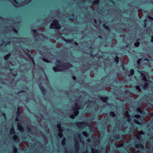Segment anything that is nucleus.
Returning <instances> with one entry per match:
<instances>
[{
    "instance_id": "1",
    "label": "nucleus",
    "mask_w": 153,
    "mask_h": 153,
    "mask_svg": "<svg viewBox=\"0 0 153 153\" xmlns=\"http://www.w3.org/2000/svg\"><path fill=\"white\" fill-rule=\"evenodd\" d=\"M49 27L51 29L55 28L59 30L61 28V26L59 21L57 19H55L53 21V23H51Z\"/></svg>"
},
{
    "instance_id": "2",
    "label": "nucleus",
    "mask_w": 153,
    "mask_h": 153,
    "mask_svg": "<svg viewBox=\"0 0 153 153\" xmlns=\"http://www.w3.org/2000/svg\"><path fill=\"white\" fill-rule=\"evenodd\" d=\"M137 111L139 114H137L135 115L134 116L135 118H139L140 117H142L144 118L146 117L147 115L146 113L144 111H143L140 108H137Z\"/></svg>"
},
{
    "instance_id": "3",
    "label": "nucleus",
    "mask_w": 153,
    "mask_h": 153,
    "mask_svg": "<svg viewBox=\"0 0 153 153\" xmlns=\"http://www.w3.org/2000/svg\"><path fill=\"white\" fill-rule=\"evenodd\" d=\"M135 129L136 125L133 123L131 125L130 128L127 129L126 131H123V133L125 134L131 135L133 134Z\"/></svg>"
},
{
    "instance_id": "4",
    "label": "nucleus",
    "mask_w": 153,
    "mask_h": 153,
    "mask_svg": "<svg viewBox=\"0 0 153 153\" xmlns=\"http://www.w3.org/2000/svg\"><path fill=\"white\" fill-rule=\"evenodd\" d=\"M76 106L74 107L72 109V110L74 112V114L75 115L77 116L79 113V106L76 103Z\"/></svg>"
},
{
    "instance_id": "5",
    "label": "nucleus",
    "mask_w": 153,
    "mask_h": 153,
    "mask_svg": "<svg viewBox=\"0 0 153 153\" xmlns=\"http://www.w3.org/2000/svg\"><path fill=\"white\" fill-rule=\"evenodd\" d=\"M100 148L99 149H95L92 148L91 151L93 153H101L103 149L102 146H99Z\"/></svg>"
},
{
    "instance_id": "6",
    "label": "nucleus",
    "mask_w": 153,
    "mask_h": 153,
    "mask_svg": "<svg viewBox=\"0 0 153 153\" xmlns=\"http://www.w3.org/2000/svg\"><path fill=\"white\" fill-rule=\"evenodd\" d=\"M63 68H64L66 69H68L70 68H71L72 66V65L69 62H63Z\"/></svg>"
},
{
    "instance_id": "7",
    "label": "nucleus",
    "mask_w": 153,
    "mask_h": 153,
    "mask_svg": "<svg viewBox=\"0 0 153 153\" xmlns=\"http://www.w3.org/2000/svg\"><path fill=\"white\" fill-rule=\"evenodd\" d=\"M61 67V66L59 65H58L56 66L53 67V70L55 72L57 71H62V69H63L60 68L59 67Z\"/></svg>"
},
{
    "instance_id": "8",
    "label": "nucleus",
    "mask_w": 153,
    "mask_h": 153,
    "mask_svg": "<svg viewBox=\"0 0 153 153\" xmlns=\"http://www.w3.org/2000/svg\"><path fill=\"white\" fill-rule=\"evenodd\" d=\"M138 72L140 74L141 76L143 77V80L145 82L147 81V80L146 77L145 75L143 72H144L143 71H138Z\"/></svg>"
},
{
    "instance_id": "9",
    "label": "nucleus",
    "mask_w": 153,
    "mask_h": 153,
    "mask_svg": "<svg viewBox=\"0 0 153 153\" xmlns=\"http://www.w3.org/2000/svg\"><path fill=\"white\" fill-rule=\"evenodd\" d=\"M76 125L79 127L82 126H85L88 124L87 122H77L76 123Z\"/></svg>"
},
{
    "instance_id": "10",
    "label": "nucleus",
    "mask_w": 153,
    "mask_h": 153,
    "mask_svg": "<svg viewBox=\"0 0 153 153\" xmlns=\"http://www.w3.org/2000/svg\"><path fill=\"white\" fill-rule=\"evenodd\" d=\"M121 137V134H116L114 135L112 138V139L113 140H119Z\"/></svg>"
},
{
    "instance_id": "11",
    "label": "nucleus",
    "mask_w": 153,
    "mask_h": 153,
    "mask_svg": "<svg viewBox=\"0 0 153 153\" xmlns=\"http://www.w3.org/2000/svg\"><path fill=\"white\" fill-rule=\"evenodd\" d=\"M25 54L27 56V57L30 59H31V60L33 62V64H34V60L33 58V57L31 56L30 55V53H27L26 52V51H25Z\"/></svg>"
},
{
    "instance_id": "12",
    "label": "nucleus",
    "mask_w": 153,
    "mask_h": 153,
    "mask_svg": "<svg viewBox=\"0 0 153 153\" xmlns=\"http://www.w3.org/2000/svg\"><path fill=\"white\" fill-rule=\"evenodd\" d=\"M17 127L18 130L19 131H23L24 129V128L22 126L21 124L20 123H17Z\"/></svg>"
},
{
    "instance_id": "13",
    "label": "nucleus",
    "mask_w": 153,
    "mask_h": 153,
    "mask_svg": "<svg viewBox=\"0 0 153 153\" xmlns=\"http://www.w3.org/2000/svg\"><path fill=\"white\" fill-rule=\"evenodd\" d=\"M60 38L62 40L64 41L67 43H70L73 41V40L72 39H66L63 36H61L60 37Z\"/></svg>"
},
{
    "instance_id": "14",
    "label": "nucleus",
    "mask_w": 153,
    "mask_h": 153,
    "mask_svg": "<svg viewBox=\"0 0 153 153\" xmlns=\"http://www.w3.org/2000/svg\"><path fill=\"white\" fill-rule=\"evenodd\" d=\"M100 99L103 102L106 103L107 102L109 97H100Z\"/></svg>"
},
{
    "instance_id": "15",
    "label": "nucleus",
    "mask_w": 153,
    "mask_h": 153,
    "mask_svg": "<svg viewBox=\"0 0 153 153\" xmlns=\"http://www.w3.org/2000/svg\"><path fill=\"white\" fill-rule=\"evenodd\" d=\"M134 146L137 148H139L142 149L143 147V145L141 143H137L135 144Z\"/></svg>"
},
{
    "instance_id": "16",
    "label": "nucleus",
    "mask_w": 153,
    "mask_h": 153,
    "mask_svg": "<svg viewBox=\"0 0 153 153\" xmlns=\"http://www.w3.org/2000/svg\"><path fill=\"white\" fill-rule=\"evenodd\" d=\"M41 91L42 94L43 95H45L46 94V90L43 87H41L40 89Z\"/></svg>"
},
{
    "instance_id": "17",
    "label": "nucleus",
    "mask_w": 153,
    "mask_h": 153,
    "mask_svg": "<svg viewBox=\"0 0 153 153\" xmlns=\"http://www.w3.org/2000/svg\"><path fill=\"white\" fill-rule=\"evenodd\" d=\"M76 142L75 145V148L77 151H78L79 149V142L78 141H76Z\"/></svg>"
},
{
    "instance_id": "18",
    "label": "nucleus",
    "mask_w": 153,
    "mask_h": 153,
    "mask_svg": "<svg viewBox=\"0 0 153 153\" xmlns=\"http://www.w3.org/2000/svg\"><path fill=\"white\" fill-rule=\"evenodd\" d=\"M134 71L133 69H131L130 70L129 73L128 74L129 76H132L134 74Z\"/></svg>"
},
{
    "instance_id": "19",
    "label": "nucleus",
    "mask_w": 153,
    "mask_h": 153,
    "mask_svg": "<svg viewBox=\"0 0 153 153\" xmlns=\"http://www.w3.org/2000/svg\"><path fill=\"white\" fill-rule=\"evenodd\" d=\"M140 41V39H138L136 40V42L134 43V45L136 47H138L140 45V43L139 41Z\"/></svg>"
},
{
    "instance_id": "20",
    "label": "nucleus",
    "mask_w": 153,
    "mask_h": 153,
    "mask_svg": "<svg viewBox=\"0 0 153 153\" xmlns=\"http://www.w3.org/2000/svg\"><path fill=\"white\" fill-rule=\"evenodd\" d=\"M96 103V101H90L89 100L88 101H87L86 102V104L87 105H89L90 104H94Z\"/></svg>"
},
{
    "instance_id": "21",
    "label": "nucleus",
    "mask_w": 153,
    "mask_h": 153,
    "mask_svg": "<svg viewBox=\"0 0 153 153\" xmlns=\"http://www.w3.org/2000/svg\"><path fill=\"white\" fill-rule=\"evenodd\" d=\"M119 57L117 55H116L114 58V61L116 62V64H118L119 63Z\"/></svg>"
},
{
    "instance_id": "22",
    "label": "nucleus",
    "mask_w": 153,
    "mask_h": 153,
    "mask_svg": "<svg viewBox=\"0 0 153 153\" xmlns=\"http://www.w3.org/2000/svg\"><path fill=\"white\" fill-rule=\"evenodd\" d=\"M57 126L58 129L59 131H63V129L61 128V123H58Z\"/></svg>"
},
{
    "instance_id": "23",
    "label": "nucleus",
    "mask_w": 153,
    "mask_h": 153,
    "mask_svg": "<svg viewBox=\"0 0 153 153\" xmlns=\"http://www.w3.org/2000/svg\"><path fill=\"white\" fill-rule=\"evenodd\" d=\"M109 116L110 117H114L116 116V114L114 112L111 111L109 113Z\"/></svg>"
},
{
    "instance_id": "24",
    "label": "nucleus",
    "mask_w": 153,
    "mask_h": 153,
    "mask_svg": "<svg viewBox=\"0 0 153 153\" xmlns=\"http://www.w3.org/2000/svg\"><path fill=\"white\" fill-rule=\"evenodd\" d=\"M10 133L12 134H14L16 133L13 127H12L11 128L10 130Z\"/></svg>"
},
{
    "instance_id": "25",
    "label": "nucleus",
    "mask_w": 153,
    "mask_h": 153,
    "mask_svg": "<svg viewBox=\"0 0 153 153\" xmlns=\"http://www.w3.org/2000/svg\"><path fill=\"white\" fill-rule=\"evenodd\" d=\"M10 56V53L7 54L4 57V59L5 60H7L8 59Z\"/></svg>"
},
{
    "instance_id": "26",
    "label": "nucleus",
    "mask_w": 153,
    "mask_h": 153,
    "mask_svg": "<svg viewBox=\"0 0 153 153\" xmlns=\"http://www.w3.org/2000/svg\"><path fill=\"white\" fill-rule=\"evenodd\" d=\"M102 26L104 28L107 30H109L110 29L109 27L107 26H106L105 24H103L102 25Z\"/></svg>"
},
{
    "instance_id": "27",
    "label": "nucleus",
    "mask_w": 153,
    "mask_h": 153,
    "mask_svg": "<svg viewBox=\"0 0 153 153\" xmlns=\"http://www.w3.org/2000/svg\"><path fill=\"white\" fill-rule=\"evenodd\" d=\"M125 115L126 117H130V115L129 114L128 111H126L125 112Z\"/></svg>"
},
{
    "instance_id": "28",
    "label": "nucleus",
    "mask_w": 153,
    "mask_h": 153,
    "mask_svg": "<svg viewBox=\"0 0 153 153\" xmlns=\"http://www.w3.org/2000/svg\"><path fill=\"white\" fill-rule=\"evenodd\" d=\"M99 2V0H95L93 1V4L94 5H96L98 4Z\"/></svg>"
},
{
    "instance_id": "29",
    "label": "nucleus",
    "mask_w": 153,
    "mask_h": 153,
    "mask_svg": "<svg viewBox=\"0 0 153 153\" xmlns=\"http://www.w3.org/2000/svg\"><path fill=\"white\" fill-rule=\"evenodd\" d=\"M42 60L44 62H45L46 63H50V62L48 60V59L45 57H43L42 58Z\"/></svg>"
},
{
    "instance_id": "30",
    "label": "nucleus",
    "mask_w": 153,
    "mask_h": 153,
    "mask_svg": "<svg viewBox=\"0 0 153 153\" xmlns=\"http://www.w3.org/2000/svg\"><path fill=\"white\" fill-rule=\"evenodd\" d=\"M25 92V91L24 90L22 89L19 92H17V93H16L17 94H19V93H24Z\"/></svg>"
},
{
    "instance_id": "31",
    "label": "nucleus",
    "mask_w": 153,
    "mask_h": 153,
    "mask_svg": "<svg viewBox=\"0 0 153 153\" xmlns=\"http://www.w3.org/2000/svg\"><path fill=\"white\" fill-rule=\"evenodd\" d=\"M149 84L148 83L146 82L144 83V88H148Z\"/></svg>"
},
{
    "instance_id": "32",
    "label": "nucleus",
    "mask_w": 153,
    "mask_h": 153,
    "mask_svg": "<svg viewBox=\"0 0 153 153\" xmlns=\"http://www.w3.org/2000/svg\"><path fill=\"white\" fill-rule=\"evenodd\" d=\"M66 140V138H64L62 142V145H65V144Z\"/></svg>"
},
{
    "instance_id": "33",
    "label": "nucleus",
    "mask_w": 153,
    "mask_h": 153,
    "mask_svg": "<svg viewBox=\"0 0 153 153\" xmlns=\"http://www.w3.org/2000/svg\"><path fill=\"white\" fill-rule=\"evenodd\" d=\"M75 116H76L75 114H72L70 115V117L71 119H74L75 118Z\"/></svg>"
},
{
    "instance_id": "34",
    "label": "nucleus",
    "mask_w": 153,
    "mask_h": 153,
    "mask_svg": "<svg viewBox=\"0 0 153 153\" xmlns=\"http://www.w3.org/2000/svg\"><path fill=\"white\" fill-rule=\"evenodd\" d=\"M21 114L20 111H16V117H19Z\"/></svg>"
},
{
    "instance_id": "35",
    "label": "nucleus",
    "mask_w": 153,
    "mask_h": 153,
    "mask_svg": "<svg viewBox=\"0 0 153 153\" xmlns=\"http://www.w3.org/2000/svg\"><path fill=\"white\" fill-rule=\"evenodd\" d=\"M32 31L33 32V34L34 35L38 33L36 29L32 30Z\"/></svg>"
},
{
    "instance_id": "36",
    "label": "nucleus",
    "mask_w": 153,
    "mask_h": 153,
    "mask_svg": "<svg viewBox=\"0 0 153 153\" xmlns=\"http://www.w3.org/2000/svg\"><path fill=\"white\" fill-rule=\"evenodd\" d=\"M136 89L138 91L141 90L140 87V86L136 85L135 87Z\"/></svg>"
},
{
    "instance_id": "37",
    "label": "nucleus",
    "mask_w": 153,
    "mask_h": 153,
    "mask_svg": "<svg viewBox=\"0 0 153 153\" xmlns=\"http://www.w3.org/2000/svg\"><path fill=\"white\" fill-rule=\"evenodd\" d=\"M121 67H122L123 70L124 71H127V70L126 69V68L124 66V65L123 64H121Z\"/></svg>"
},
{
    "instance_id": "38",
    "label": "nucleus",
    "mask_w": 153,
    "mask_h": 153,
    "mask_svg": "<svg viewBox=\"0 0 153 153\" xmlns=\"http://www.w3.org/2000/svg\"><path fill=\"white\" fill-rule=\"evenodd\" d=\"M58 135L60 137H62L63 136V133L61 132L59 133Z\"/></svg>"
},
{
    "instance_id": "39",
    "label": "nucleus",
    "mask_w": 153,
    "mask_h": 153,
    "mask_svg": "<svg viewBox=\"0 0 153 153\" xmlns=\"http://www.w3.org/2000/svg\"><path fill=\"white\" fill-rule=\"evenodd\" d=\"M134 123H135L136 124H140V122H139V121L136 119H134Z\"/></svg>"
},
{
    "instance_id": "40",
    "label": "nucleus",
    "mask_w": 153,
    "mask_h": 153,
    "mask_svg": "<svg viewBox=\"0 0 153 153\" xmlns=\"http://www.w3.org/2000/svg\"><path fill=\"white\" fill-rule=\"evenodd\" d=\"M144 60L145 61L148 62L150 60L153 61V60L152 59H148V58H146L144 59Z\"/></svg>"
},
{
    "instance_id": "41",
    "label": "nucleus",
    "mask_w": 153,
    "mask_h": 153,
    "mask_svg": "<svg viewBox=\"0 0 153 153\" xmlns=\"http://www.w3.org/2000/svg\"><path fill=\"white\" fill-rule=\"evenodd\" d=\"M38 86H39V87L40 89V88L41 87H43L42 86V84L41 82H40L39 83H38Z\"/></svg>"
},
{
    "instance_id": "42",
    "label": "nucleus",
    "mask_w": 153,
    "mask_h": 153,
    "mask_svg": "<svg viewBox=\"0 0 153 153\" xmlns=\"http://www.w3.org/2000/svg\"><path fill=\"white\" fill-rule=\"evenodd\" d=\"M18 137L17 135H15L13 137V139L15 140H16Z\"/></svg>"
},
{
    "instance_id": "43",
    "label": "nucleus",
    "mask_w": 153,
    "mask_h": 153,
    "mask_svg": "<svg viewBox=\"0 0 153 153\" xmlns=\"http://www.w3.org/2000/svg\"><path fill=\"white\" fill-rule=\"evenodd\" d=\"M124 93L126 94H128L129 93V90L128 89H126L124 91Z\"/></svg>"
},
{
    "instance_id": "44",
    "label": "nucleus",
    "mask_w": 153,
    "mask_h": 153,
    "mask_svg": "<svg viewBox=\"0 0 153 153\" xmlns=\"http://www.w3.org/2000/svg\"><path fill=\"white\" fill-rule=\"evenodd\" d=\"M82 134L86 137H87V136H88V134L86 132H83Z\"/></svg>"
},
{
    "instance_id": "45",
    "label": "nucleus",
    "mask_w": 153,
    "mask_h": 153,
    "mask_svg": "<svg viewBox=\"0 0 153 153\" xmlns=\"http://www.w3.org/2000/svg\"><path fill=\"white\" fill-rule=\"evenodd\" d=\"M148 18L149 19H150L151 20H152V21L153 20V17H152V16H149L148 17Z\"/></svg>"
},
{
    "instance_id": "46",
    "label": "nucleus",
    "mask_w": 153,
    "mask_h": 153,
    "mask_svg": "<svg viewBox=\"0 0 153 153\" xmlns=\"http://www.w3.org/2000/svg\"><path fill=\"white\" fill-rule=\"evenodd\" d=\"M123 145L124 144L123 143H120L118 144V146L119 147H122L123 146Z\"/></svg>"
},
{
    "instance_id": "47",
    "label": "nucleus",
    "mask_w": 153,
    "mask_h": 153,
    "mask_svg": "<svg viewBox=\"0 0 153 153\" xmlns=\"http://www.w3.org/2000/svg\"><path fill=\"white\" fill-rule=\"evenodd\" d=\"M141 62V59H139L137 61V64L139 65L140 64V62Z\"/></svg>"
},
{
    "instance_id": "48",
    "label": "nucleus",
    "mask_w": 153,
    "mask_h": 153,
    "mask_svg": "<svg viewBox=\"0 0 153 153\" xmlns=\"http://www.w3.org/2000/svg\"><path fill=\"white\" fill-rule=\"evenodd\" d=\"M13 150L15 151L16 152H17V149L16 147L15 146H13Z\"/></svg>"
},
{
    "instance_id": "49",
    "label": "nucleus",
    "mask_w": 153,
    "mask_h": 153,
    "mask_svg": "<svg viewBox=\"0 0 153 153\" xmlns=\"http://www.w3.org/2000/svg\"><path fill=\"white\" fill-rule=\"evenodd\" d=\"M120 30L122 33L124 31V29L122 27H120Z\"/></svg>"
},
{
    "instance_id": "50",
    "label": "nucleus",
    "mask_w": 153,
    "mask_h": 153,
    "mask_svg": "<svg viewBox=\"0 0 153 153\" xmlns=\"http://www.w3.org/2000/svg\"><path fill=\"white\" fill-rule=\"evenodd\" d=\"M94 140V138H91V140H90V139L89 138H88L87 139V141H93Z\"/></svg>"
},
{
    "instance_id": "51",
    "label": "nucleus",
    "mask_w": 153,
    "mask_h": 153,
    "mask_svg": "<svg viewBox=\"0 0 153 153\" xmlns=\"http://www.w3.org/2000/svg\"><path fill=\"white\" fill-rule=\"evenodd\" d=\"M127 120L128 122H130L131 120V117H127Z\"/></svg>"
},
{
    "instance_id": "52",
    "label": "nucleus",
    "mask_w": 153,
    "mask_h": 153,
    "mask_svg": "<svg viewBox=\"0 0 153 153\" xmlns=\"http://www.w3.org/2000/svg\"><path fill=\"white\" fill-rule=\"evenodd\" d=\"M13 30L16 33H17L18 32L15 29V28L14 27L13 28Z\"/></svg>"
},
{
    "instance_id": "53",
    "label": "nucleus",
    "mask_w": 153,
    "mask_h": 153,
    "mask_svg": "<svg viewBox=\"0 0 153 153\" xmlns=\"http://www.w3.org/2000/svg\"><path fill=\"white\" fill-rule=\"evenodd\" d=\"M72 78L74 80H75L76 79V78L75 76H72Z\"/></svg>"
},
{
    "instance_id": "54",
    "label": "nucleus",
    "mask_w": 153,
    "mask_h": 153,
    "mask_svg": "<svg viewBox=\"0 0 153 153\" xmlns=\"http://www.w3.org/2000/svg\"><path fill=\"white\" fill-rule=\"evenodd\" d=\"M56 62L57 63H60V61L59 60L57 59L56 61Z\"/></svg>"
},
{
    "instance_id": "55",
    "label": "nucleus",
    "mask_w": 153,
    "mask_h": 153,
    "mask_svg": "<svg viewBox=\"0 0 153 153\" xmlns=\"http://www.w3.org/2000/svg\"><path fill=\"white\" fill-rule=\"evenodd\" d=\"M90 55L91 56H94V54H93V52L92 51L90 52Z\"/></svg>"
},
{
    "instance_id": "56",
    "label": "nucleus",
    "mask_w": 153,
    "mask_h": 153,
    "mask_svg": "<svg viewBox=\"0 0 153 153\" xmlns=\"http://www.w3.org/2000/svg\"><path fill=\"white\" fill-rule=\"evenodd\" d=\"M147 21V20H146V19H145L144 20V22H144L145 25H144V27H146V26L147 23L145 22Z\"/></svg>"
},
{
    "instance_id": "57",
    "label": "nucleus",
    "mask_w": 153,
    "mask_h": 153,
    "mask_svg": "<svg viewBox=\"0 0 153 153\" xmlns=\"http://www.w3.org/2000/svg\"><path fill=\"white\" fill-rule=\"evenodd\" d=\"M102 36L101 35H99L98 36V38H99L100 39H101L102 38Z\"/></svg>"
},
{
    "instance_id": "58",
    "label": "nucleus",
    "mask_w": 153,
    "mask_h": 153,
    "mask_svg": "<svg viewBox=\"0 0 153 153\" xmlns=\"http://www.w3.org/2000/svg\"><path fill=\"white\" fill-rule=\"evenodd\" d=\"M151 42H153V36H151Z\"/></svg>"
},
{
    "instance_id": "59",
    "label": "nucleus",
    "mask_w": 153,
    "mask_h": 153,
    "mask_svg": "<svg viewBox=\"0 0 153 153\" xmlns=\"http://www.w3.org/2000/svg\"><path fill=\"white\" fill-rule=\"evenodd\" d=\"M136 138L137 139V140H140V136H139V135H137L136 137Z\"/></svg>"
},
{
    "instance_id": "60",
    "label": "nucleus",
    "mask_w": 153,
    "mask_h": 153,
    "mask_svg": "<svg viewBox=\"0 0 153 153\" xmlns=\"http://www.w3.org/2000/svg\"><path fill=\"white\" fill-rule=\"evenodd\" d=\"M26 128L29 131H31V130L30 128L28 127H27Z\"/></svg>"
},
{
    "instance_id": "61",
    "label": "nucleus",
    "mask_w": 153,
    "mask_h": 153,
    "mask_svg": "<svg viewBox=\"0 0 153 153\" xmlns=\"http://www.w3.org/2000/svg\"><path fill=\"white\" fill-rule=\"evenodd\" d=\"M19 117H16V120H15L16 121H19V119H18Z\"/></svg>"
},
{
    "instance_id": "62",
    "label": "nucleus",
    "mask_w": 153,
    "mask_h": 153,
    "mask_svg": "<svg viewBox=\"0 0 153 153\" xmlns=\"http://www.w3.org/2000/svg\"><path fill=\"white\" fill-rule=\"evenodd\" d=\"M20 111V108H19V106H18V107H17V111Z\"/></svg>"
},
{
    "instance_id": "63",
    "label": "nucleus",
    "mask_w": 153,
    "mask_h": 153,
    "mask_svg": "<svg viewBox=\"0 0 153 153\" xmlns=\"http://www.w3.org/2000/svg\"><path fill=\"white\" fill-rule=\"evenodd\" d=\"M94 22L95 23H97V21L96 19H94Z\"/></svg>"
},
{
    "instance_id": "64",
    "label": "nucleus",
    "mask_w": 153,
    "mask_h": 153,
    "mask_svg": "<svg viewBox=\"0 0 153 153\" xmlns=\"http://www.w3.org/2000/svg\"><path fill=\"white\" fill-rule=\"evenodd\" d=\"M84 153H91V152L90 151H89V152L86 151V152H84Z\"/></svg>"
}]
</instances>
